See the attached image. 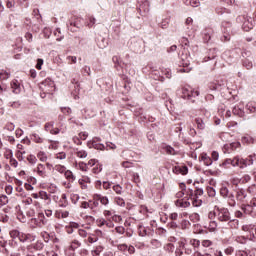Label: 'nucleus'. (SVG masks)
Here are the masks:
<instances>
[{
  "instance_id": "1",
  "label": "nucleus",
  "mask_w": 256,
  "mask_h": 256,
  "mask_svg": "<svg viewBox=\"0 0 256 256\" xmlns=\"http://www.w3.org/2000/svg\"><path fill=\"white\" fill-rule=\"evenodd\" d=\"M215 217L220 221V223H227V221L231 220V213L227 208H219L215 206L213 211L208 213V218L215 219Z\"/></svg>"
},
{
  "instance_id": "2",
  "label": "nucleus",
  "mask_w": 256,
  "mask_h": 256,
  "mask_svg": "<svg viewBox=\"0 0 256 256\" xmlns=\"http://www.w3.org/2000/svg\"><path fill=\"white\" fill-rule=\"evenodd\" d=\"M191 57H189L187 54L182 53L180 56V61L178 62V67H183L178 69V73H190L191 68H189V65H191Z\"/></svg>"
},
{
  "instance_id": "3",
  "label": "nucleus",
  "mask_w": 256,
  "mask_h": 256,
  "mask_svg": "<svg viewBox=\"0 0 256 256\" xmlns=\"http://www.w3.org/2000/svg\"><path fill=\"white\" fill-rule=\"evenodd\" d=\"M137 9L142 15V17H145L151 11V3H149V0H138V6Z\"/></svg>"
},
{
  "instance_id": "4",
  "label": "nucleus",
  "mask_w": 256,
  "mask_h": 256,
  "mask_svg": "<svg viewBox=\"0 0 256 256\" xmlns=\"http://www.w3.org/2000/svg\"><path fill=\"white\" fill-rule=\"evenodd\" d=\"M41 88L44 89L46 95H53V91H55V82L48 78L41 83Z\"/></svg>"
},
{
  "instance_id": "5",
  "label": "nucleus",
  "mask_w": 256,
  "mask_h": 256,
  "mask_svg": "<svg viewBox=\"0 0 256 256\" xmlns=\"http://www.w3.org/2000/svg\"><path fill=\"white\" fill-rule=\"evenodd\" d=\"M225 85H227V81L225 80H216L215 82H211L209 85V89H211V91H221V87H225Z\"/></svg>"
},
{
  "instance_id": "6",
  "label": "nucleus",
  "mask_w": 256,
  "mask_h": 256,
  "mask_svg": "<svg viewBox=\"0 0 256 256\" xmlns=\"http://www.w3.org/2000/svg\"><path fill=\"white\" fill-rule=\"evenodd\" d=\"M55 125V122H47L44 126L45 131H48V133H51V135H59L61 130L59 128H53Z\"/></svg>"
},
{
  "instance_id": "7",
  "label": "nucleus",
  "mask_w": 256,
  "mask_h": 256,
  "mask_svg": "<svg viewBox=\"0 0 256 256\" xmlns=\"http://www.w3.org/2000/svg\"><path fill=\"white\" fill-rule=\"evenodd\" d=\"M82 19L81 18H76L75 21H70L69 24V29L72 32L77 31V29H81L83 27V23H81ZM75 27V28H73Z\"/></svg>"
},
{
  "instance_id": "8",
  "label": "nucleus",
  "mask_w": 256,
  "mask_h": 256,
  "mask_svg": "<svg viewBox=\"0 0 256 256\" xmlns=\"http://www.w3.org/2000/svg\"><path fill=\"white\" fill-rule=\"evenodd\" d=\"M94 201H100L101 205L107 206L109 205V197L103 196L101 194H94L93 195Z\"/></svg>"
},
{
  "instance_id": "9",
  "label": "nucleus",
  "mask_w": 256,
  "mask_h": 256,
  "mask_svg": "<svg viewBox=\"0 0 256 256\" xmlns=\"http://www.w3.org/2000/svg\"><path fill=\"white\" fill-rule=\"evenodd\" d=\"M34 171L39 175V177H47V169L43 164H38Z\"/></svg>"
},
{
  "instance_id": "10",
  "label": "nucleus",
  "mask_w": 256,
  "mask_h": 256,
  "mask_svg": "<svg viewBox=\"0 0 256 256\" xmlns=\"http://www.w3.org/2000/svg\"><path fill=\"white\" fill-rule=\"evenodd\" d=\"M249 165H253V156L250 155L248 158H241L240 161V169H245V167H249Z\"/></svg>"
},
{
  "instance_id": "11",
  "label": "nucleus",
  "mask_w": 256,
  "mask_h": 256,
  "mask_svg": "<svg viewBox=\"0 0 256 256\" xmlns=\"http://www.w3.org/2000/svg\"><path fill=\"white\" fill-rule=\"evenodd\" d=\"M176 207H180L182 209H187V207H191V202L185 199H178L175 201Z\"/></svg>"
},
{
  "instance_id": "12",
  "label": "nucleus",
  "mask_w": 256,
  "mask_h": 256,
  "mask_svg": "<svg viewBox=\"0 0 256 256\" xmlns=\"http://www.w3.org/2000/svg\"><path fill=\"white\" fill-rule=\"evenodd\" d=\"M11 89L15 95H19V93H21V84H19L18 80H13L11 82Z\"/></svg>"
},
{
  "instance_id": "13",
  "label": "nucleus",
  "mask_w": 256,
  "mask_h": 256,
  "mask_svg": "<svg viewBox=\"0 0 256 256\" xmlns=\"http://www.w3.org/2000/svg\"><path fill=\"white\" fill-rule=\"evenodd\" d=\"M243 145H253L255 143V138L249 135H245L241 138Z\"/></svg>"
},
{
  "instance_id": "14",
  "label": "nucleus",
  "mask_w": 256,
  "mask_h": 256,
  "mask_svg": "<svg viewBox=\"0 0 256 256\" xmlns=\"http://www.w3.org/2000/svg\"><path fill=\"white\" fill-rule=\"evenodd\" d=\"M239 148H241V142H233L231 144L224 145V149H226V151H229V149H231V151H235Z\"/></svg>"
},
{
  "instance_id": "15",
  "label": "nucleus",
  "mask_w": 256,
  "mask_h": 256,
  "mask_svg": "<svg viewBox=\"0 0 256 256\" xmlns=\"http://www.w3.org/2000/svg\"><path fill=\"white\" fill-rule=\"evenodd\" d=\"M200 160L203 161L204 165L207 167H209V165H213V160L206 153L201 154Z\"/></svg>"
},
{
  "instance_id": "16",
  "label": "nucleus",
  "mask_w": 256,
  "mask_h": 256,
  "mask_svg": "<svg viewBox=\"0 0 256 256\" xmlns=\"http://www.w3.org/2000/svg\"><path fill=\"white\" fill-rule=\"evenodd\" d=\"M226 223H227L226 229H237V227H239V220L237 219H233V220L230 219Z\"/></svg>"
},
{
  "instance_id": "17",
  "label": "nucleus",
  "mask_w": 256,
  "mask_h": 256,
  "mask_svg": "<svg viewBox=\"0 0 256 256\" xmlns=\"http://www.w3.org/2000/svg\"><path fill=\"white\" fill-rule=\"evenodd\" d=\"M242 27L245 31H251V29H253V27H254L253 19L250 18V20L248 19V20L244 21Z\"/></svg>"
},
{
  "instance_id": "18",
  "label": "nucleus",
  "mask_w": 256,
  "mask_h": 256,
  "mask_svg": "<svg viewBox=\"0 0 256 256\" xmlns=\"http://www.w3.org/2000/svg\"><path fill=\"white\" fill-rule=\"evenodd\" d=\"M12 235H15L16 237H18L19 241H21L22 243H25V241H26V235H27V234L15 230V231L12 232Z\"/></svg>"
},
{
  "instance_id": "19",
  "label": "nucleus",
  "mask_w": 256,
  "mask_h": 256,
  "mask_svg": "<svg viewBox=\"0 0 256 256\" xmlns=\"http://www.w3.org/2000/svg\"><path fill=\"white\" fill-rule=\"evenodd\" d=\"M163 149L167 153V155H177L178 154L176 149L169 145L164 146Z\"/></svg>"
},
{
  "instance_id": "20",
  "label": "nucleus",
  "mask_w": 256,
  "mask_h": 256,
  "mask_svg": "<svg viewBox=\"0 0 256 256\" xmlns=\"http://www.w3.org/2000/svg\"><path fill=\"white\" fill-rule=\"evenodd\" d=\"M75 155L79 158V159H86L87 157V151L83 150V149H76L75 150Z\"/></svg>"
},
{
  "instance_id": "21",
  "label": "nucleus",
  "mask_w": 256,
  "mask_h": 256,
  "mask_svg": "<svg viewBox=\"0 0 256 256\" xmlns=\"http://www.w3.org/2000/svg\"><path fill=\"white\" fill-rule=\"evenodd\" d=\"M37 159H39V161H41L42 163H47V153H45L44 151H39L37 153Z\"/></svg>"
},
{
  "instance_id": "22",
  "label": "nucleus",
  "mask_w": 256,
  "mask_h": 256,
  "mask_svg": "<svg viewBox=\"0 0 256 256\" xmlns=\"http://www.w3.org/2000/svg\"><path fill=\"white\" fill-rule=\"evenodd\" d=\"M225 199H228V205L230 207H235L236 202H235V195L233 193H229Z\"/></svg>"
},
{
  "instance_id": "23",
  "label": "nucleus",
  "mask_w": 256,
  "mask_h": 256,
  "mask_svg": "<svg viewBox=\"0 0 256 256\" xmlns=\"http://www.w3.org/2000/svg\"><path fill=\"white\" fill-rule=\"evenodd\" d=\"M191 201H192L193 207H201V205L203 204V200L199 199V197H197V196H194L191 199Z\"/></svg>"
},
{
  "instance_id": "24",
  "label": "nucleus",
  "mask_w": 256,
  "mask_h": 256,
  "mask_svg": "<svg viewBox=\"0 0 256 256\" xmlns=\"http://www.w3.org/2000/svg\"><path fill=\"white\" fill-rule=\"evenodd\" d=\"M217 50L215 48L209 50V54L207 58H204L205 61H211V59H215L217 57Z\"/></svg>"
},
{
  "instance_id": "25",
  "label": "nucleus",
  "mask_w": 256,
  "mask_h": 256,
  "mask_svg": "<svg viewBox=\"0 0 256 256\" xmlns=\"http://www.w3.org/2000/svg\"><path fill=\"white\" fill-rule=\"evenodd\" d=\"M189 244L193 246L194 251H196V253H197V249H199V247L201 245V241H199L197 239H191L189 241Z\"/></svg>"
},
{
  "instance_id": "26",
  "label": "nucleus",
  "mask_w": 256,
  "mask_h": 256,
  "mask_svg": "<svg viewBox=\"0 0 256 256\" xmlns=\"http://www.w3.org/2000/svg\"><path fill=\"white\" fill-rule=\"evenodd\" d=\"M245 197H247V194L245 193V190L241 189V190L237 191L236 199L238 201H243V199H245Z\"/></svg>"
},
{
  "instance_id": "27",
  "label": "nucleus",
  "mask_w": 256,
  "mask_h": 256,
  "mask_svg": "<svg viewBox=\"0 0 256 256\" xmlns=\"http://www.w3.org/2000/svg\"><path fill=\"white\" fill-rule=\"evenodd\" d=\"M29 246L32 247L34 251H41V249H43V243L40 241H37L34 244H30Z\"/></svg>"
},
{
  "instance_id": "28",
  "label": "nucleus",
  "mask_w": 256,
  "mask_h": 256,
  "mask_svg": "<svg viewBox=\"0 0 256 256\" xmlns=\"http://www.w3.org/2000/svg\"><path fill=\"white\" fill-rule=\"evenodd\" d=\"M231 165H232V167H240L241 168V158H239V156H236L233 159H231Z\"/></svg>"
},
{
  "instance_id": "29",
  "label": "nucleus",
  "mask_w": 256,
  "mask_h": 256,
  "mask_svg": "<svg viewBox=\"0 0 256 256\" xmlns=\"http://www.w3.org/2000/svg\"><path fill=\"white\" fill-rule=\"evenodd\" d=\"M27 161L29 163V165H36L37 164V156L30 154L27 156Z\"/></svg>"
},
{
  "instance_id": "30",
  "label": "nucleus",
  "mask_w": 256,
  "mask_h": 256,
  "mask_svg": "<svg viewBox=\"0 0 256 256\" xmlns=\"http://www.w3.org/2000/svg\"><path fill=\"white\" fill-rule=\"evenodd\" d=\"M189 219H190V221H192L193 223H197V222L200 221L201 216H199L198 213H192V214L189 215Z\"/></svg>"
},
{
  "instance_id": "31",
  "label": "nucleus",
  "mask_w": 256,
  "mask_h": 256,
  "mask_svg": "<svg viewBox=\"0 0 256 256\" xmlns=\"http://www.w3.org/2000/svg\"><path fill=\"white\" fill-rule=\"evenodd\" d=\"M11 77V74L7 71L2 70V72H0V81H7V79H9Z\"/></svg>"
},
{
  "instance_id": "32",
  "label": "nucleus",
  "mask_w": 256,
  "mask_h": 256,
  "mask_svg": "<svg viewBox=\"0 0 256 256\" xmlns=\"http://www.w3.org/2000/svg\"><path fill=\"white\" fill-rule=\"evenodd\" d=\"M103 253V246H96L94 250H92L93 256H99Z\"/></svg>"
},
{
  "instance_id": "33",
  "label": "nucleus",
  "mask_w": 256,
  "mask_h": 256,
  "mask_svg": "<svg viewBox=\"0 0 256 256\" xmlns=\"http://www.w3.org/2000/svg\"><path fill=\"white\" fill-rule=\"evenodd\" d=\"M252 211H253V207H251V205L242 207V213H244L245 215H251Z\"/></svg>"
},
{
  "instance_id": "34",
  "label": "nucleus",
  "mask_w": 256,
  "mask_h": 256,
  "mask_svg": "<svg viewBox=\"0 0 256 256\" xmlns=\"http://www.w3.org/2000/svg\"><path fill=\"white\" fill-rule=\"evenodd\" d=\"M231 192H229V188H227V186H223L220 189V195L224 198H226Z\"/></svg>"
},
{
  "instance_id": "35",
  "label": "nucleus",
  "mask_w": 256,
  "mask_h": 256,
  "mask_svg": "<svg viewBox=\"0 0 256 256\" xmlns=\"http://www.w3.org/2000/svg\"><path fill=\"white\" fill-rule=\"evenodd\" d=\"M79 247H81V242H79V240H73L70 245V249H72V251H75V249H79Z\"/></svg>"
},
{
  "instance_id": "36",
  "label": "nucleus",
  "mask_w": 256,
  "mask_h": 256,
  "mask_svg": "<svg viewBox=\"0 0 256 256\" xmlns=\"http://www.w3.org/2000/svg\"><path fill=\"white\" fill-rule=\"evenodd\" d=\"M5 159H13V150L6 148L4 151Z\"/></svg>"
},
{
  "instance_id": "37",
  "label": "nucleus",
  "mask_w": 256,
  "mask_h": 256,
  "mask_svg": "<svg viewBox=\"0 0 256 256\" xmlns=\"http://www.w3.org/2000/svg\"><path fill=\"white\" fill-rule=\"evenodd\" d=\"M64 175L66 179H68L69 181H75V176L73 175V172H71L70 170H66L64 172Z\"/></svg>"
},
{
  "instance_id": "38",
  "label": "nucleus",
  "mask_w": 256,
  "mask_h": 256,
  "mask_svg": "<svg viewBox=\"0 0 256 256\" xmlns=\"http://www.w3.org/2000/svg\"><path fill=\"white\" fill-rule=\"evenodd\" d=\"M101 171H103V167L101 166V164H99V162H97L92 169V173L97 174V173H101Z\"/></svg>"
},
{
  "instance_id": "39",
  "label": "nucleus",
  "mask_w": 256,
  "mask_h": 256,
  "mask_svg": "<svg viewBox=\"0 0 256 256\" xmlns=\"http://www.w3.org/2000/svg\"><path fill=\"white\" fill-rule=\"evenodd\" d=\"M208 229L209 231H217V221H210V223L208 224Z\"/></svg>"
},
{
  "instance_id": "40",
  "label": "nucleus",
  "mask_w": 256,
  "mask_h": 256,
  "mask_svg": "<svg viewBox=\"0 0 256 256\" xmlns=\"http://www.w3.org/2000/svg\"><path fill=\"white\" fill-rule=\"evenodd\" d=\"M199 95H200L199 90L190 88V93L187 94V97H199Z\"/></svg>"
},
{
  "instance_id": "41",
  "label": "nucleus",
  "mask_w": 256,
  "mask_h": 256,
  "mask_svg": "<svg viewBox=\"0 0 256 256\" xmlns=\"http://www.w3.org/2000/svg\"><path fill=\"white\" fill-rule=\"evenodd\" d=\"M61 203L59 204L60 207H67V194L61 195Z\"/></svg>"
},
{
  "instance_id": "42",
  "label": "nucleus",
  "mask_w": 256,
  "mask_h": 256,
  "mask_svg": "<svg viewBox=\"0 0 256 256\" xmlns=\"http://www.w3.org/2000/svg\"><path fill=\"white\" fill-rule=\"evenodd\" d=\"M92 146L94 147V149H98L99 151L105 150V145L97 144V142L95 140L92 141Z\"/></svg>"
},
{
  "instance_id": "43",
  "label": "nucleus",
  "mask_w": 256,
  "mask_h": 256,
  "mask_svg": "<svg viewBox=\"0 0 256 256\" xmlns=\"http://www.w3.org/2000/svg\"><path fill=\"white\" fill-rule=\"evenodd\" d=\"M196 124L199 129L201 130L205 129V122H203V119L196 118Z\"/></svg>"
},
{
  "instance_id": "44",
  "label": "nucleus",
  "mask_w": 256,
  "mask_h": 256,
  "mask_svg": "<svg viewBox=\"0 0 256 256\" xmlns=\"http://www.w3.org/2000/svg\"><path fill=\"white\" fill-rule=\"evenodd\" d=\"M249 181H251V175H249V174H245V175L240 179V183H242L243 185H245V183H249Z\"/></svg>"
},
{
  "instance_id": "45",
  "label": "nucleus",
  "mask_w": 256,
  "mask_h": 256,
  "mask_svg": "<svg viewBox=\"0 0 256 256\" xmlns=\"http://www.w3.org/2000/svg\"><path fill=\"white\" fill-rule=\"evenodd\" d=\"M115 203L119 207H125V200L123 198H121V197H116L115 198Z\"/></svg>"
},
{
  "instance_id": "46",
  "label": "nucleus",
  "mask_w": 256,
  "mask_h": 256,
  "mask_svg": "<svg viewBox=\"0 0 256 256\" xmlns=\"http://www.w3.org/2000/svg\"><path fill=\"white\" fill-rule=\"evenodd\" d=\"M103 215H104V217H107L108 221H111V219L114 215V212L111 210H104Z\"/></svg>"
},
{
  "instance_id": "47",
  "label": "nucleus",
  "mask_w": 256,
  "mask_h": 256,
  "mask_svg": "<svg viewBox=\"0 0 256 256\" xmlns=\"http://www.w3.org/2000/svg\"><path fill=\"white\" fill-rule=\"evenodd\" d=\"M54 35L56 38L57 41H63V35H61V29L57 28L55 31H54Z\"/></svg>"
},
{
  "instance_id": "48",
  "label": "nucleus",
  "mask_w": 256,
  "mask_h": 256,
  "mask_svg": "<svg viewBox=\"0 0 256 256\" xmlns=\"http://www.w3.org/2000/svg\"><path fill=\"white\" fill-rule=\"evenodd\" d=\"M4 131H15V124L13 123H7L4 127Z\"/></svg>"
},
{
  "instance_id": "49",
  "label": "nucleus",
  "mask_w": 256,
  "mask_h": 256,
  "mask_svg": "<svg viewBox=\"0 0 256 256\" xmlns=\"http://www.w3.org/2000/svg\"><path fill=\"white\" fill-rule=\"evenodd\" d=\"M0 203H1L2 207L4 205H7V203H9V198L7 197V195L0 196Z\"/></svg>"
},
{
  "instance_id": "50",
  "label": "nucleus",
  "mask_w": 256,
  "mask_h": 256,
  "mask_svg": "<svg viewBox=\"0 0 256 256\" xmlns=\"http://www.w3.org/2000/svg\"><path fill=\"white\" fill-rule=\"evenodd\" d=\"M113 191H115V193H117V195H121V193H123V187H121V185H119V184L114 185Z\"/></svg>"
},
{
  "instance_id": "51",
  "label": "nucleus",
  "mask_w": 256,
  "mask_h": 256,
  "mask_svg": "<svg viewBox=\"0 0 256 256\" xmlns=\"http://www.w3.org/2000/svg\"><path fill=\"white\" fill-rule=\"evenodd\" d=\"M55 170L58 171V173H64L67 171V168L63 165H56Z\"/></svg>"
},
{
  "instance_id": "52",
  "label": "nucleus",
  "mask_w": 256,
  "mask_h": 256,
  "mask_svg": "<svg viewBox=\"0 0 256 256\" xmlns=\"http://www.w3.org/2000/svg\"><path fill=\"white\" fill-rule=\"evenodd\" d=\"M161 29H167L169 27V20L167 18L163 19L160 23Z\"/></svg>"
},
{
  "instance_id": "53",
  "label": "nucleus",
  "mask_w": 256,
  "mask_h": 256,
  "mask_svg": "<svg viewBox=\"0 0 256 256\" xmlns=\"http://www.w3.org/2000/svg\"><path fill=\"white\" fill-rule=\"evenodd\" d=\"M39 198L43 199L44 201H47L49 199V194H47V192H45V191H40Z\"/></svg>"
},
{
  "instance_id": "54",
  "label": "nucleus",
  "mask_w": 256,
  "mask_h": 256,
  "mask_svg": "<svg viewBox=\"0 0 256 256\" xmlns=\"http://www.w3.org/2000/svg\"><path fill=\"white\" fill-rule=\"evenodd\" d=\"M26 151H23V152H16V157L18 159V161H24L25 160V157L23 155H26Z\"/></svg>"
},
{
  "instance_id": "55",
  "label": "nucleus",
  "mask_w": 256,
  "mask_h": 256,
  "mask_svg": "<svg viewBox=\"0 0 256 256\" xmlns=\"http://www.w3.org/2000/svg\"><path fill=\"white\" fill-rule=\"evenodd\" d=\"M114 221L115 223H121L123 221V218L117 214H114L112 216V219H110V221Z\"/></svg>"
},
{
  "instance_id": "56",
  "label": "nucleus",
  "mask_w": 256,
  "mask_h": 256,
  "mask_svg": "<svg viewBox=\"0 0 256 256\" xmlns=\"http://www.w3.org/2000/svg\"><path fill=\"white\" fill-rule=\"evenodd\" d=\"M33 142L34 143H43V138L39 136V134H33Z\"/></svg>"
},
{
  "instance_id": "57",
  "label": "nucleus",
  "mask_w": 256,
  "mask_h": 256,
  "mask_svg": "<svg viewBox=\"0 0 256 256\" xmlns=\"http://www.w3.org/2000/svg\"><path fill=\"white\" fill-rule=\"evenodd\" d=\"M30 225L33 227H41V224L39 223V220L37 218H32L30 220Z\"/></svg>"
},
{
  "instance_id": "58",
  "label": "nucleus",
  "mask_w": 256,
  "mask_h": 256,
  "mask_svg": "<svg viewBox=\"0 0 256 256\" xmlns=\"http://www.w3.org/2000/svg\"><path fill=\"white\" fill-rule=\"evenodd\" d=\"M10 166L14 167V169H17V167H19V162L17 161V159L12 157L10 159Z\"/></svg>"
},
{
  "instance_id": "59",
  "label": "nucleus",
  "mask_w": 256,
  "mask_h": 256,
  "mask_svg": "<svg viewBox=\"0 0 256 256\" xmlns=\"http://www.w3.org/2000/svg\"><path fill=\"white\" fill-rule=\"evenodd\" d=\"M43 35H44L45 39H49V37H51V29L50 28H44Z\"/></svg>"
},
{
  "instance_id": "60",
  "label": "nucleus",
  "mask_w": 256,
  "mask_h": 256,
  "mask_svg": "<svg viewBox=\"0 0 256 256\" xmlns=\"http://www.w3.org/2000/svg\"><path fill=\"white\" fill-rule=\"evenodd\" d=\"M6 7L7 9H13V7H15V0H7Z\"/></svg>"
},
{
  "instance_id": "61",
  "label": "nucleus",
  "mask_w": 256,
  "mask_h": 256,
  "mask_svg": "<svg viewBox=\"0 0 256 256\" xmlns=\"http://www.w3.org/2000/svg\"><path fill=\"white\" fill-rule=\"evenodd\" d=\"M243 65L246 67V69H253V62L249 60H244Z\"/></svg>"
},
{
  "instance_id": "62",
  "label": "nucleus",
  "mask_w": 256,
  "mask_h": 256,
  "mask_svg": "<svg viewBox=\"0 0 256 256\" xmlns=\"http://www.w3.org/2000/svg\"><path fill=\"white\" fill-rule=\"evenodd\" d=\"M78 235L80 237H82L83 239H85L87 237L88 233H87V231L85 229H79L78 230Z\"/></svg>"
},
{
  "instance_id": "63",
  "label": "nucleus",
  "mask_w": 256,
  "mask_h": 256,
  "mask_svg": "<svg viewBox=\"0 0 256 256\" xmlns=\"http://www.w3.org/2000/svg\"><path fill=\"white\" fill-rule=\"evenodd\" d=\"M56 158L60 160L67 159V154L65 152L57 153Z\"/></svg>"
},
{
  "instance_id": "64",
  "label": "nucleus",
  "mask_w": 256,
  "mask_h": 256,
  "mask_svg": "<svg viewBox=\"0 0 256 256\" xmlns=\"http://www.w3.org/2000/svg\"><path fill=\"white\" fill-rule=\"evenodd\" d=\"M26 241H28L29 243L35 241V236H33L32 234H26Z\"/></svg>"
}]
</instances>
